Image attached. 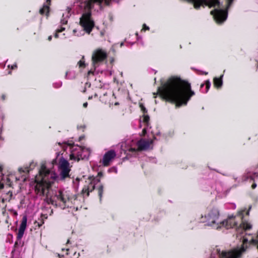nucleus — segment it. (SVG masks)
<instances>
[{"label": "nucleus", "mask_w": 258, "mask_h": 258, "mask_svg": "<svg viewBox=\"0 0 258 258\" xmlns=\"http://www.w3.org/2000/svg\"><path fill=\"white\" fill-rule=\"evenodd\" d=\"M157 93L167 102L175 104L176 107L186 105L195 95L190 84L180 77L172 76L158 87Z\"/></svg>", "instance_id": "1"}, {"label": "nucleus", "mask_w": 258, "mask_h": 258, "mask_svg": "<svg viewBox=\"0 0 258 258\" xmlns=\"http://www.w3.org/2000/svg\"><path fill=\"white\" fill-rule=\"evenodd\" d=\"M57 177L55 172L50 171L45 166L42 165L39 174L35 178V191L37 195L44 196L45 190H49Z\"/></svg>", "instance_id": "2"}, {"label": "nucleus", "mask_w": 258, "mask_h": 258, "mask_svg": "<svg viewBox=\"0 0 258 258\" xmlns=\"http://www.w3.org/2000/svg\"><path fill=\"white\" fill-rule=\"evenodd\" d=\"M81 4L84 5L85 12L80 18V25L83 30L87 34H90L95 27V21L92 16V9L95 4L101 5L103 0H79Z\"/></svg>", "instance_id": "3"}, {"label": "nucleus", "mask_w": 258, "mask_h": 258, "mask_svg": "<svg viewBox=\"0 0 258 258\" xmlns=\"http://www.w3.org/2000/svg\"><path fill=\"white\" fill-rule=\"evenodd\" d=\"M54 198H56L57 206L62 209L75 206L77 201V195H73L68 191L62 189L56 192Z\"/></svg>", "instance_id": "4"}, {"label": "nucleus", "mask_w": 258, "mask_h": 258, "mask_svg": "<svg viewBox=\"0 0 258 258\" xmlns=\"http://www.w3.org/2000/svg\"><path fill=\"white\" fill-rule=\"evenodd\" d=\"M219 211L216 208L209 209L204 216H201V222L206 223L208 226H213L219 217Z\"/></svg>", "instance_id": "5"}, {"label": "nucleus", "mask_w": 258, "mask_h": 258, "mask_svg": "<svg viewBox=\"0 0 258 258\" xmlns=\"http://www.w3.org/2000/svg\"><path fill=\"white\" fill-rule=\"evenodd\" d=\"M58 170L59 171V180L64 181L67 178H70L71 169L69 162L61 157L59 161Z\"/></svg>", "instance_id": "6"}, {"label": "nucleus", "mask_w": 258, "mask_h": 258, "mask_svg": "<svg viewBox=\"0 0 258 258\" xmlns=\"http://www.w3.org/2000/svg\"><path fill=\"white\" fill-rule=\"evenodd\" d=\"M68 145L70 147L71 154L70 155V159L71 160H77L79 161L81 159H84L85 156L83 155L84 147L75 145L74 143H68Z\"/></svg>", "instance_id": "7"}, {"label": "nucleus", "mask_w": 258, "mask_h": 258, "mask_svg": "<svg viewBox=\"0 0 258 258\" xmlns=\"http://www.w3.org/2000/svg\"><path fill=\"white\" fill-rule=\"evenodd\" d=\"M100 181V179L94 176H90L86 181V184L84 185L81 191V194L89 197L90 192L93 191L95 188V185Z\"/></svg>", "instance_id": "8"}, {"label": "nucleus", "mask_w": 258, "mask_h": 258, "mask_svg": "<svg viewBox=\"0 0 258 258\" xmlns=\"http://www.w3.org/2000/svg\"><path fill=\"white\" fill-rule=\"evenodd\" d=\"M245 251L243 246L240 248L236 247L228 250L222 251L220 254V258H241Z\"/></svg>", "instance_id": "9"}, {"label": "nucleus", "mask_w": 258, "mask_h": 258, "mask_svg": "<svg viewBox=\"0 0 258 258\" xmlns=\"http://www.w3.org/2000/svg\"><path fill=\"white\" fill-rule=\"evenodd\" d=\"M235 217L236 216L233 215L228 216L226 220L220 223V225L218 224L216 225L217 229L224 227L227 229H229L237 227V223L235 221Z\"/></svg>", "instance_id": "10"}, {"label": "nucleus", "mask_w": 258, "mask_h": 258, "mask_svg": "<svg viewBox=\"0 0 258 258\" xmlns=\"http://www.w3.org/2000/svg\"><path fill=\"white\" fill-rule=\"evenodd\" d=\"M106 52L101 49H97L93 53L92 60L93 63L95 64L98 62L104 61L107 58Z\"/></svg>", "instance_id": "11"}, {"label": "nucleus", "mask_w": 258, "mask_h": 258, "mask_svg": "<svg viewBox=\"0 0 258 258\" xmlns=\"http://www.w3.org/2000/svg\"><path fill=\"white\" fill-rule=\"evenodd\" d=\"M215 19L218 23H222L226 20L227 17V12L222 9H214L211 11Z\"/></svg>", "instance_id": "12"}, {"label": "nucleus", "mask_w": 258, "mask_h": 258, "mask_svg": "<svg viewBox=\"0 0 258 258\" xmlns=\"http://www.w3.org/2000/svg\"><path fill=\"white\" fill-rule=\"evenodd\" d=\"M36 165V163L32 161L30 163L29 166H25L22 167H20L18 169V171L20 174H22V179L25 181L27 178L28 177L29 173L31 170H32Z\"/></svg>", "instance_id": "13"}, {"label": "nucleus", "mask_w": 258, "mask_h": 258, "mask_svg": "<svg viewBox=\"0 0 258 258\" xmlns=\"http://www.w3.org/2000/svg\"><path fill=\"white\" fill-rule=\"evenodd\" d=\"M27 218L26 216L22 218L20 228L17 235V241L15 242L14 246L16 247L18 245V241L20 240L23 236L25 230L27 226Z\"/></svg>", "instance_id": "14"}, {"label": "nucleus", "mask_w": 258, "mask_h": 258, "mask_svg": "<svg viewBox=\"0 0 258 258\" xmlns=\"http://www.w3.org/2000/svg\"><path fill=\"white\" fill-rule=\"evenodd\" d=\"M116 153L113 150H111L107 152L103 156L102 159V164L104 166H108L109 165L110 162L112 159L115 158Z\"/></svg>", "instance_id": "15"}, {"label": "nucleus", "mask_w": 258, "mask_h": 258, "mask_svg": "<svg viewBox=\"0 0 258 258\" xmlns=\"http://www.w3.org/2000/svg\"><path fill=\"white\" fill-rule=\"evenodd\" d=\"M138 149L142 151L148 149L150 146V142L148 141L141 139L137 143Z\"/></svg>", "instance_id": "16"}, {"label": "nucleus", "mask_w": 258, "mask_h": 258, "mask_svg": "<svg viewBox=\"0 0 258 258\" xmlns=\"http://www.w3.org/2000/svg\"><path fill=\"white\" fill-rule=\"evenodd\" d=\"M47 218V214H41L40 218L38 219V221H35L34 224L36 227L39 228L44 223V220Z\"/></svg>", "instance_id": "17"}, {"label": "nucleus", "mask_w": 258, "mask_h": 258, "mask_svg": "<svg viewBox=\"0 0 258 258\" xmlns=\"http://www.w3.org/2000/svg\"><path fill=\"white\" fill-rule=\"evenodd\" d=\"M66 251V254L69 256V258H79L80 256V253L77 252V251L74 250L73 248H67Z\"/></svg>", "instance_id": "18"}, {"label": "nucleus", "mask_w": 258, "mask_h": 258, "mask_svg": "<svg viewBox=\"0 0 258 258\" xmlns=\"http://www.w3.org/2000/svg\"><path fill=\"white\" fill-rule=\"evenodd\" d=\"M50 8L48 5H44L42 8L39 10V13L41 15H45L47 18L49 17Z\"/></svg>", "instance_id": "19"}, {"label": "nucleus", "mask_w": 258, "mask_h": 258, "mask_svg": "<svg viewBox=\"0 0 258 258\" xmlns=\"http://www.w3.org/2000/svg\"><path fill=\"white\" fill-rule=\"evenodd\" d=\"M222 76L220 78H214L213 79V84L215 87L220 88L222 87L223 84Z\"/></svg>", "instance_id": "20"}, {"label": "nucleus", "mask_w": 258, "mask_h": 258, "mask_svg": "<svg viewBox=\"0 0 258 258\" xmlns=\"http://www.w3.org/2000/svg\"><path fill=\"white\" fill-rule=\"evenodd\" d=\"M46 202L48 204H51L53 206H55L56 207L57 206L58 204L57 203V201L56 200V198H54V196L53 197H48V196L46 197L45 199Z\"/></svg>", "instance_id": "21"}, {"label": "nucleus", "mask_w": 258, "mask_h": 258, "mask_svg": "<svg viewBox=\"0 0 258 258\" xmlns=\"http://www.w3.org/2000/svg\"><path fill=\"white\" fill-rule=\"evenodd\" d=\"M240 227L244 230H247L251 228V225L250 224V223H248L246 222H242L240 224Z\"/></svg>", "instance_id": "22"}, {"label": "nucleus", "mask_w": 258, "mask_h": 258, "mask_svg": "<svg viewBox=\"0 0 258 258\" xmlns=\"http://www.w3.org/2000/svg\"><path fill=\"white\" fill-rule=\"evenodd\" d=\"M98 191V195L99 197L100 201H101L102 198V195L103 193L104 190V186L103 185H100L99 186V187L97 189Z\"/></svg>", "instance_id": "23"}, {"label": "nucleus", "mask_w": 258, "mask_h": 258, "mask_svg": "<svg viewBox=\"0 0 258 258\" xmlns=\"http://www.w3.org/2000/svg\"><path fill=\"white\" fill-rule=\"evenodd\" d=\"M220 6V2L219 0H211V8L215 7L216 6L219 7Z\"/></svg>", "instance_id": "24"}, {"label": "nucleus", "mask_w": 258, "mask_h": 258, "mask_svg": "<svg viewBox=\"0 0 258 258\" xmlns=\"http://www.w3.org/2000/svg\"><path fill=\"white\" fill-rule=\"evenodd\" d=\"M150 120V117L147 114H143V121L146 125H148Z\"/></svg>", "instance_id": "25"}, {"label": "nucleus", "mask_w": 258, "mask_h": 258, "mask_svg": "<svg viewBox=\"0 0 258 258\" xmlns=\"http://www.w3.org/2000/svg\"><path fill=\"white\" fill-rule=\"evenodd\" d=\"M193 4L194 8L196 9V10H199L200 8V7L202 6L201 1H200L199 0H196V2H194Z\"/></svg>", "instance_id": "26"}, {"label": "nucleus", "mask_w": 258, "mask_h": 258, "mask_svg": "<svg viewBox=\"0 0 258 258\" xmlns=\"http://www.w3.org/2000/svg\"><path fill=\"white\" fill-rule=\"evenodd\" d=\"M201 1V3L202 4V5L203 4L205 5L206 6H208L209 8H211V0H199Z\"/></svg>", "instance_id": "27"}, {"label": "nucleus", "mask_w": 258, "mask_h": 258, "mask_svg": "<svg viewBox=\"0 0 258 258\" xmlns=\"http://www.w3.org/2000/svg\"><path fill=\"white\" fill-rule=\"evenodd\" d=\"M78 64L79 65L80 68H85V63L84 60V57H82V58L78 62Z\"/></svg>", "instance_id": "28"}, {"label": "nucleus", "mask_w": 258, "mask_h": 258, "mask_svg": "<svg viewBox=\"0 0 258 258\" xmlns=\"http://www.w3.org/2000/svg\"><path fill=\"white\" fill-rule=\"evenodd\" d=\"M140 107L141 108V111L143 113V114H147V109L146 108V107L142 103L140 104Z\"/></svg>", "instance_id": "29"}, {"label": "nucleus", "mask_w": 258, "mask_h": 258, "mask_svg": "<svg viewBox=\"0 0 258 258\" xmlns=\"http://www.w3.org/2000/svg\"><path fill=\"white\" fill-rule=\"evenodd\" d=\"M205 84L206 85V92H207L211 86V83L209 80L205 81Z\"/></svg>", "instance_id": "30"}, {"label": "nucleus", "mask_w": 258, "mask_h": 258, "mask_svg": "<svg viewBox=\"0 0 258 258\" xmlns=\"http://www.w3.org/2000/svg\"><path fill=\"white\" fill-rule=\"evenodd\" d=\"M246 209L245 208L241 211H238L237 213V216L241 217V218L242 219L244 217V213L246 211Z\"/></svg>", "instance_id": "31"}, {"label": "nucleus", "mask_w": 258, "mask_h": 258, "mask_svg": "<svg viewBox=\"0 0 258 258\" xmlns=\"http://www.w3.org/2000/svg\"><path fill=\"white\" fill-rule=\"evenodd\" d=\"M149 29L150 28L148 26H147L145 24H143L142 31H145L146 30H149Z\"/></svg>", "instance_id": "32"}, {"label": "nucleus", "mask_w": 258, "mask_h": 258, "mask_svg": "<svg viewBox=\"0 0 258 258\" xmlns=\"http://www.w3.org/2000/svg\"><path fill=\"white\" fill-rule=\"evenodd\" d=\"M234 0H227V8L228 9L230 6L232 5Z\"/></svg>", "instance_id": "33"}, {"label": "nucleus", "mask_w": 258, "mask_h": 258, "mask_svg": "<svg viewBox=\"0 0 258 258\" xmlns=\"http://www.w3.org/2000/svg\"><path fill=\"white\" fill-rule=\"evenodd\" d=\"M65 30V28H63V27H61L60 29H58L56 30V32H62L63 31H64Z\"/></svg>", "instance_id": "34"}, {"label": "nucleus", "mask_w": 258, "mask_h": 258, "mask_svg": "<svg viewBox=\"0 0 258 258\" xmlns=\"http://www.w3.org/2000/svg\"><path fill=\"white\" fill-rule=\"evenodd\" d=\"M90 75H94V71L90 70L88 72V76H90Z\"/></svg>", "instance_id": "35"}, {"label": "nucleus", "mask_w": 258, "mask_h": 258, "mask_svg": "<svg viewBox=\"0 0 258 258\" xmlns=\"http://www.w3.org/2000/svg\"><path fill=\"white\" fill-rule=\"evenodd\" d=\"M1 98H2V100L3 101H4L5 100L6 98V96L5 94H3L1 96Z\"/></svg>", "instance_id": "36"}, {"label": "nucleus", "mask_w": 258, "mask_h": 258, "mask_svg": "<svg viewBox=\"0 0 258 258\" xmlns=\"http://www.w3.org/2000/svg\"><path fill=\"white\" fill-rule=\"evenodd\" d=\"M50 0H47L46 3V4H44V5H48V6H50Z\"/></svg>", "instance_id": "37"}, {"label": "nucleus", "mask_w": 258, "mask_h": 258, "mask_svg": "<svg viewBox=\"0 0 258 258\" xmlns=\"http://www.w3.org/2000/svg\"><path fill=\"white\" fill-rule=\"evenodd\" d=\"M256 187V184L255 183H253L251 185V188L252 189H254Z\"/></svg>", "instance_id": "38"}, {"label": "nucleus", "mask_w": 258, "mask_h": 258, "mask_svg": "<svg viewBox=\"0 0 258 258\" xmlns=\"http://www.w3.org/2000/svg\"><path fill=\"white\" fill-rule=\"evenodd\" d=\"M17 68V64H13L11 66V69L14 70V69H15Z\"/></svg>", "instance_id": "39"}, {"label": "nucleus", "mask_w": 258, "mask_h": 258, "mask_svg": "<svg viewBox=\"0 0 258 258\" xmlns=\"http://www.w3.org/2000/svg\"><path fill=\"white\" fill-rule=\"evenodd\" d=\"M250 209H251V207H249L248 210L246 211V215H249V211H250Z\"/></svg>", "instance_id": "40"}, {"label": "nucleus", "mask_w": 258, "mask_h": 258, "mask_svg": "<svg viewBox=\"0 0 258 258\" xmlns=\"http://www.w3.org/2000/svg\"><path fill=\"white\" fill-rule=\"evenodd\" d=\"M189 3H194L196 0H186Z\"/></svg>", "instance_id": "41"}, {"label": "nucleus", "mask_w": 258, "mask_h": 258, "mask_svg": "<svg viewBox=\"0 0 258 258\" xmlns=\"http://www.w3.org/2000/svg\"><path fill=\"white\" fill-rule=\"evenodd\" d=\"M83 107H85V108L87 107V106H88V103H87V102H85V103H84L83 104Z\"/></svg>", "instance_id": "42"}, {"label": "nucleus", "mask_w": 258, "mask_h": 258, "mask_svg": "<svg viewBox=\"0 0 258 258\" xmlns=\"http://www.w3.org/2000/svg\"><path fill=\"white\" fill-rule=\"evenodd\" d=\"M58 33H59V32H57L56 31L55 33V35H54V37H55V38H57V37H58Z\"/></svg>", "instance_id": "43"}, {"label": "nucleus", "mask_w": 258, "mask_h": 258, "mask_svg": "<svg viewBox=\"0 0 258 258\" xmlns=\"http://www.w3.org/2000/svg\"><path fill=\"white\" fill-rule=\"evenodd\" d=\"M103 175V173L101 172H99L98 173V176H102Z\"/></svg>", "instance_id": "44"}, {"label": "nucleus", "mask_w": 258, "mask_h": 258, "mask_svg": "<svg viewBox=\"0 0 258 258\" xmlns=\"http://www.w3.org/2000/svg\"><path fill=\"white\" fill-rule=\"evenodd\" d=\"M52 39V36H49L48 37V40L49 41H51Z\"/></svg>", "instance_id": "45"}, {"label": "nucleus", "mask_w": 258, "mask_h": 258, "mask_svg": "<svg viewBox=\"0 0 258 258\" xmlns=\"http://www.w3.org/2000/svg\"><path fill=\"white\" fill-rule=\"evenodd\" d=\"M205 85V84H201V86H200V87L201 88H203L204 86Z\"/></svg>", "instance_id": "46"}, {"label": "nucleus", "mask_w": 258, "mask_h": 258, "mask_svg": "<svg viewBox=\"0 0 258 258\" xmlns=\"http://www.w3.org/2000/svg\"><path fill=\"white\" fill-rule=\"evenodd\" d=\"M83 137H80L79 138V141H81L82 140V139H83Z\"/></svg>", "instance_id": "47"}, {"label": "nucleus", "mask_w": 258, "mask_h": 258, "mask_svg": "<svg viewBox=\"0 0 258 258\" xmlns=\"http://www.w3.org/2000/svg\"><path fill=\"white\" fill-rule=\"evenodd\" d=\"M100 34H101V35L102 36H103L104 35V33H103V32H100Z\"/></svg>", "instance_id": "48"}, {"label": "nucleus", "mask_w": 258, "mask_h": 258, "mask_svg": "<svg viewBox=\"0 0 258 258\" xmlns=\"http://www.w3.org/2000/svg\"><path fill=\"white\" fill-rule=\"evenodd\" d=\"M3 170V167L2 166H0V171H2Z\"/></svg>", "instance_id": "49"}, {"label": "nucleus", "mask_w": 258, "mask_h": 258, "mask_svg": "<svg viewBox=\"0 0 258 258\" xmlns=\"http://www.w3.org/2000/svg\"><path fill=\"white\" fill-rule=\"evenodd\" d=\"M250 179L252 180H254V178L252 176L250 177Z\"/></svg>", "instance_id": "50"}, {"label": "nucleus", "mask_w": 258, "mask_h": 258, "mask_svg": "<svg viewBox=\"0 0 258 258\" xmlns=\"http://www.w3.org/2000/svg\"><path fill=\"white\" fill-rule=\"evenodd\" d=\"M70 242V240H68L67 243H69Z\"/></svg>", "instance_id": "51"}, {"label": "nucleus", "mask_w": 258, "mask_h": 258, "mask_svg": "<svg viewBox=\"0 0 258 258\" xmlns=\"http://www.w3.org/2000/svg\"><path fill=\"white\" fill-rule=\"evenodd\" d=\"M76 210H78V207H76Z\"/></svg>", "instance_id": "52"}, {"label": "nucleus", "mask_w": 258, "mask_h": 258, "mask_svg": "<svg viewBox=\"0 0 258 258\" xmlns=\"http://www.w3.org/2000/svg\"><path fill=\"white\" fill-rule=\"evenodd\" d=\"M256 68L257 69H258V64H257Z\"/></svg>", "instance_id": "53"}, {"label": "nucleus", "mask_w": 258, "mask_h": 258, "mask_svg": "<svg viewBox=\"0 0 258 258\" xmlns=\"http://www.w3.org/2000/svg\"><path fill=\"white\" fill-rule=\"evenodd\" d=\"M205 74L207 75V74H208V73H205Z\"/></svg>", "instance_id": "54"}, {"label": "nucleus", "mask_w": 258, "mask_h": 258, "mask_svg": "<svg viewBox=\"0 0 258 258\" xmlns=\"http://www.w3.org/2000/svg\"><path fill=\"white\" fill-rule=\"evenodd\" d=\"M54 161L56 162V160H53V162H54Z\"/></svg>", "instance_id": "55"}]
</instances>
